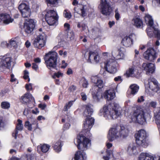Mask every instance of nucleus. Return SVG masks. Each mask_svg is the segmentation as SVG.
Segmentation results:
<instances>
[{
	"instance_id": "nucleus-46",
	"label": "nucleus",
	"mask_w": 160,
	"mask_h": 160,
	"mask_svg": "<svg viewBox=\"0 0 160 160\" xmlns=\"http://www.w3.org/2000/svg\"><path fill=\"white\" fill-rule=\"evenodd\" d=\"M32 124H31L28 121L25 122L24 126L29 131H31L32 129Z\"/></svg>"
},
{
	"instance_id": "nucleus-41",
	"label": "nucleus",
	"mask_w": 160,
	"mask_h": 160,
	"mask_svg": "<svg viewBox=\"0 0 160 160\" xmlns=\"http://www.w3.org/2000/svg\"><path fill=\"white\" fill-rule=\"evenodd\" d=\"M2 108L4 109H8L10 107L9 102H3L1 103Z\"/></svg>"
},
{
	"instance_id": "nucleus-35",
	"label": "nucleus",
	"mask_w": 160,
	"mask_h": 160,
	"mask_svg": "<svg viewBox=\"0 0 160 160\" xmlns=\"http://www.w3.org/2000/svg\"><path fill=\"white\" fill-rule=\"evenodd\" d=\"M157 103L155 101H151L148 102V107L150 108H152L154 109L153 111L154 114V118L155 121H156V118L155 117V112H160V108H156V106H157Z\"/></svg>"
},
{
	"instance_id": "nucleus-60",
	"label": "nucleus",
	"mask_w": 160,
	"mask_h": 160,
	"mask_svg": "<svg viewBox=\"0 0 160 160\" xmlns=\"http://www.w3.org/2000/svg\"><path fill=\"white\" fill-rule=\"evenodd\" d=\"M70 126V125L69 123H66L63 126V128L64 130H66L68 129Z\"/></svg>"
},
{
	"instance_id": "nucleus-23",
	"label": "nucleus",
	"mask_w": 160,
	"mask_h": 160,
	"mask_svg": "<svg viewBox=\"0 0 160 160\" xmlns=\"http://www.w3.org/2000/svg\"><path fill=\"white\" fill-rule=\"evenodd\" d=\"M51 146L47 144H40L38 145L36 149V151L39 154L42 155L43 153H46L49 150Z\"/></svg>"
},
{
	"instance_id": "nucleus-43",
	"label": "nucleus",
	"mask_w": 160,
	"mask_h": 160,
	"mask_svg": "<svg viewBox=\"0 0 160 160\" xmlns=\"http://www.w3.org/2000/svg\"><path fill=\"white\" fill-rule=\"evenodd\" d=\"M124 56V53L122 50H118V54L117 56V59H122Z\"/></svg>"
},
{
	"instance_id": "nucleus-45",
	"label": "nucleus",
	"mask_w": 160,
	"mask_h": 160,
	"mask_svg": "<svg viewBox=\"0 0 160 160\" xmlns=\"http://www.w3.org/2000/svg\"><path fill=\"white\" fill-rule=\"evenodd\" d=\"M77 27L79 28H82L83 30H84L87 28L86 24L82 22H78L77 23Z\"/></svg>"
},
{
	"instance_id": "nucleus-24",
	"label": "nucleus",
	"mask_w": 160,
	"mask_h": 160,
	"mask_svg": "<svg viewBox=\"0 0 160 160\" xmlns=\"http://www.w3.org/2000/svg\"><path fill=\"white\" fill-rule=\"evenodd\" d=\"M134 36V35L131 34L125 37L122 39V43L126 47H131L133 44V38Z\"/></svg>"
},
{
	"instance_id": "nucleus-5",
	"label": "nucleus",
	"mask_w": 160,
	"mask_h": 160,
	"mask_svg": "<svg viewBox=\"0 0 160 160\" xmlns=\"http://www.w3.org/2000/svg\"><path fill=\"white\" fill-rule=\"evenodd\" d=\"M145 92L150 95H153L152 92H157L160 91V85L157 81L154 78L150 77L147 83H145Z\"/></svg>"
},
{
	"instance_id": "nucleus-56",
	"label": "nucleus",
	"mask_w": 160,
	"mask_h": 160,
	"mask_svg": "<svg viewBox=\"0 0 160 160\" xmlns=\"http://www.w3.org/2000/svg\"><path fill=\"white\" fill-rule=\"evenodd\" d=\"M26 88L28 91L31 90L32 89V86L31 83L26 84Z\"/></svg>"
},
{
	"instance_id": "nucleus-33",
	"label": "nucleus",
	"mask_w": 160,
	"mask_h": 160,
	"mask_svg": "<svg viewBox=\"0 0 160 160\" xmlns=\"http://www.w3.org/2000/svg\"><path fill=\"white\" fill-rule=\"evenodd\" d=\"M153 156L148 153L142 152L139 155L138 160H152Z\"/></svg>"
},
{
	"instance_id": "nucleus-7",
	"label": "nucleus",
	"mask_w": 160,
	"mask_h": 160,
	"mask_svg": "<svg viewBox=\"0 0 160 160\" xmlns=\"http://www.w3.org/2000/svg\"><path fill=\"white\" fill-rule=\"evenodd\" d=\"M135 136L136 143L138 145L144 148L148 145L149 142L145 130L143 129L140 130L136 133Z\"/></svg>"
},
{
	"instance_id": "nucleus-4",
	"label": "nucleus",
	"mask_w": 160,
	"mask_h": 160,
	"mask_svg": "<svg viewBox=\"0 0 160 160\" xmlns=\"http://www.w3.org/2000/svg\"><path fill=\"white\" fill-rule=\"evenodd\" d=\"M74 142L78 149L82 151L88 149L91 145L90 140L81 133L77 136Z\"/></svg>"
},
{
	"instance_id": "nucleus-16",
	"label": "nucleus",
	"mask_w": 160,
	"mask_h": 160,
	"mask_svg": "<svg viewBox=\"0 0 160 160\" xmlns=\"http://www.w3.org/2000/svg\"><path fill=\"white\" fill-rule=\"evenodd\" d=\"M143 56L146 59L151 62H153L157 57L156 51L152 48L148 49L144 53Z\"/></svg>"
},
{
	"instance_id": "nucleus-9",
	"label": "nucleus",
	"mask_w": 160,
	"mask_h": 160,
	"mask_svg": "<svg viewBox=\"0 0 160 160\" xmlns=\"http://www.w3.org/2000/svg\"><path fill=\"white\" fill-rule=\"evenodd\" d=\"M73 5H77L74 9V12L78 13L82 17H84L86 16L87 12L89 9L88 5L78 4L77 0H74L72 2Z\"/></svg>"
},
{
	"instance_id": "nucleus-37",
	"label": "nucleus",
	"mask_w": 160,
	"mask_h": 160,
	"mask_svg": "<svg viewBox=\"0 0 160 160\" xmlns=\"http://www.w3.org/2000/svg\"><path fill=\"white\" fill-rule=\"evenodd\" d=\"M152 31L153 35L151 37H153L154 35L155 37L157 38L158 39L160 40V30L157 27L156 28L154 27L152 28Z\"/></svg>"
},
{
	"instance_id": "nucleus-40",
	"label": "nucleus",
	"mask_w": 160,
	"mask_h": 160,
	"mask_svg": "<svg viewBox=\"0 0 160 160\" xmlns=\"http://www.w3.org/2000/svg\"><path fill=\"white\" fill-rule=\"evenodd\" d=\"M74 37V32L72 31H68L67 32V38L68 41L73 40Z\"/></svg>"
},
{
	"instance_id": "nucleus-15",
	"label": "nucleus",
	"mask_w": 160,
	"mask_h": 160,
	"mask_svg": "<svg viewBox=\"0 0 160 160\" xmlns=\"http://www.w3.org/2000/svg\"><path fill=\"white\" fill-rule=\"evenodd\" d=\"M91 82L96 84L92 88V93L93 92H95L99 91L98 88H101L103 86V81L98 76H92L91 78Z\"/></svg>"
},
{
	"instance_id": "nucleus-8",
	"label": "nucleus",
	"mask_w": 160,
	"mask_h": 160,
	"mask_svg": "<svg viewBox=\"0 0 160 160\" xmlns=\"http://www.w3.org/2000/svg\"><path fill=\"white\" fill-rule=\"evenodd\" d=\"M104 68L105 70L111 74L115 73L118 69V65L114 59H110L104 62Z\"/></svg>"
},
{
	"instance_id": "nucleus-26",
	"label": "nucleus",
	"mask_w": 160,
	"mask_h": 160,
	"mask_svg": "<svg viewBox=\"0 0 160 160\" xmlns=\"http://www.w3.org/2000/svg\"><path fill=\"white\" fill-rule=\"evenodd\" d=\"M13 20V19L11 18L10 15L6 13L0 14V21H2L5 24H8L12 22Z\"/></svg>"
},
{
	"instance_id": "nucleus-17",
	"label": "nucleus",
	"mask_w": 160,
	"mask_h": 160,
	"mask_svg": "<svg viewBox=\"0 0 160 160\" xmlns=\"http://www.w3.org/2000/svg\"><path fill=\"white\" fill-rule=\"evenodd\" d=\"M21 43L20 39L18 37L12 39L8 43L7 42H2L1 43V46L3 47H6L8 48L13 47L15 48H17Z\"/></svg>"
},
{
	"instance_id": "nucleus-44",
	"label": "nucleus",
	"mask_w": 160,
	"mask_h": 160,
	"mask_svg": "<svg viewBox=\"0 0 160 160\" xmlns=\"http://www.w3.org/2000/svg\"><path fill=\"white\" fill-rule=\"evenodd\" d=\"M63 14L64 17L68 19L70 18L72 16L71 13L66 10H65L64 11Z\"/></svg>"
},
{
	"instance_id": "nucleus-38",
	"label": "nucleus",
	"mask_w": 160,
	"mask_h": 160,
	"mask_svg": "<svg viewBox=\"0 0 160 160\" xmlns=\"http://www.w3.org/2000/svg\"><path fill=\"white\" fill-rule=\"evenodd\" d=\"M136 149V146L133 144H132L128 146L127 150L128 152L131 155L134 153L135 152Z\"/></svg>"
},
{
	"instance_id": "nucleus-42",
	"label": "nucleus",
	"mask_w": 160,
	"mask_h": 160,
	"mask_svg": "<svg viewBox=\"0 0 160 160\" xmlns=\"http://www.w3.org/2000/svg\"><path fill=\"white\" fill-rule=\"evenodd\" d=\"M27 160H37L34 154H27L26 155Z\"/></svg>"
},
{
	"instance_id": "nucleus-3",
	"label": "nucleus",
	"mask_w": 160,
	"mask_h": 160,
	"mask_svg": "<svg viewBox=\"0 0 160 160\" xmlns=\"http://www.w3.org/2000/svg\"><path fill=\"white\" fill-rule=\"evenodd\" d=\"M117 87V85L114 83L111 85L110 88L106 91L102 95L99 91L93 92L92 94L94 100L98 101L102 98H104L107 100H111L115 97V90Z\"/></svg>"
},
{
	"instance_id": "nucleus-50",
	"label": "nucleus",
	"mask_w": 160,
	"mask_h": 160,
	"mask_svg": "<svg viewBox=\"0 0 160 160\" xmlns=\"http://www.w3.org/2000/svg\"><path fill=\"white\" fill-rule=\"evenodd\" d=\"M112 54L113 58H114V59H117V56H118V50H113L112 52Z\"/></svg>"
},
{
	"instance_id": "nucleus-39",
	"label": "nucleus",
	"mask_w": 160,
	"mask_h": 160,
	"mask_svg": "<svg viewBox=\"0 0 160 160\" xmlns=\"http://www.w3.org/2000/svg\"><path fill=\"white\" fill-rule=\"evenodd\" d=\"M23 128V124L22 123V121L19 119H18L15 130L18 131H21L22 130Z\"/></svg>"
},
{
	"instance_id": "nucleus-29",
	"label": "nucleus",
	"mask_w": 160,
	"mask_h": 160,
	"mask_svg": "<svg viewBox=\"0 0 160 160\" xmlns=\"http://www.w3.org/2000/svg\"><path fill=\"white\" fill-rule=\"evenodd\" d=\"M112 154L111 152L107 149L102 150L100 152V155L103 160H109Z\"/></svg>"
},
{
	"instance_id": "nucleus-27",
	"label": "nucleus",
	"mask_w": 160,
	"mask_h": 160,
	"mask_svg": "<svg viewBox=\"0 0 160 160\" xmlns=\"http://www.w3.org/2000/svg\"><path fill=\"white\" fill-rule=\"evenodd\" d=\"M21 101L26 103L29 102L30 103H33L34 102V99L31 94L27 93L22 97Z\"/></svg>"
},
{
	"instance_id": "nucleus-47",
	"label": "nucleus",
	"mask_w": 160,
	"mask_h": 160,
	"mask_svg": "<svg viewBox=\"0 0 160 160\" xmlns=\"http://www.w3.org/2000/svg\"><path fill=\"white\" fill-rule=\"evenodd\" d=\"M82 86L83 88H87L88 85V80L85 78H82Z\"/></svg>"
},
{
	"instance_id": "nucleus-36",
	"label": "nucleus",
	"mask_w": 160,
	"mask_h": 160,
	"mask_svg": "<svg viewBox=\"0 0 160 160\" xmlns=\"http://www.w3.org/2000/svg\"><path fill=\"white\" fill-rule=\"evenodd\" d=\"M129 88L130 89L131 94L134 95L138 92L139 87L137 84H133L130 86Z\"/></svg>"
},
{
	"instance_id": "nucleus-52",
	"label": "nucleus",
	"mask_w": 160,
	"mask_h": 160,
	"mask_svg": "<svg viewBox=\"0 0 160 160\" xmlns=\"http://www.w3.org/2000/svg\"><path fill=\"white\" fill-rule=\"evenodd\" d=\"M5 125V123L3 121L2 118L0 117V129L4 128Z\"/></svg>"
},
{
	"instance_id": "nucleus-54",
	"label": "nucleus",
	"mask_w": 160,
	"mask_h": 160,
	"mask_svg": "<svg viewBox=\"0 0 160 160\" xmlns=\"http://www.w3.org/2000/svg\"><path fill=\"white\" fill-rule=\"evenodd\" d=\"M94 61L96 63L98 62L100 60L99 56L97 52L96 54L95 55V57L93 59Z\"/></svg>"
},
{
	"instance_id": "nucleus-31",
	"label": "nucleus",
	"mask_w": 160,
	"mask_h": 160,
	"mask_svg": "<svg viewBox=\"0 0 160 160\" xmlns=\"http://www.w3.org/2000/svg\"><path fill=\"white\" fill-rule=\"evenodd\" d=\"M128 129L123 126L121 127L120 129L118 130L119 138L121 137L124 138L127 137L128 135Z\"/></svg>"
},
{
	"instance_id": "nucleus-28",
	"label": "nucleus",
	"mask_w": 160,
	"mask_h": 160,
	"mask_svg": "<svg viewBox=\"0 0 160 160\" xmlns=\"http://www.w3.org/2000/svg\"><path fill=\"white\" fill-rule=\"evenodd\" d=\"M85 109L83 113V115L87 118L91 117V115L93 112L92 106L90 104H88L85 106Z\"/></svg>"
},
{
	"instance_id": "nucleus-13",
	"label": "nucleus",
	"mask_w": 160,
	"mask_h": 160,
	"mask_svg": "<svg viewBox=\"0 0 160 160\" xmlns=\"http://www.w3.org/2000/svg\"><path fill=\"white\" fill-rule=\"evenodd\" d=\"M145 22L146 24L149 27H148L146 31L149 37L151 38L153 35L152 30L154 23L153 19L152 17L149 14H146L144 16Z\"/></svg>"
},
{
	"instance_id": "nucleus-6",
	"label": "nucleus",
	"mask_w": 160,
	"mask_h": 160,
	"mask_svg": "<svg viewBox=\"0 0 160 160\" xmlns=\"http://www.w3.org/2000/svg\"><path fill=\"white\" fill-rule=\"evenodd\" d=\"M58 57V53L55 52H50L45 55V61L49 69H54L56 68Z\"/></svg>"
},
{
	"instance_id": "nucleus-12",
	"label": "nucleus",
	"mask_w": 160,
	"mask_h": 160,
	"mask_svg": "<svg viewBox=\"0 0 160 160\" xmlns=\"http://www.w3.org/2000/svg\"><path fill=\"white\" fill-rule=\"evenodd\" d=\"M94 119L91 117L87 118L83 123V129L85 136H91L89 131L94 123Z\"/></svg>"
},
{
	"instance_id": "nucleus-48",
	"label": "nucleus",
	"mask_w": 160,
	"mask_h": 160,
	"mask_svg": "<svg viewBox=\"0 0 160 160\" xmlns=\"http://www.w3.org/2000/svg\"><path fill=\"white\" fill-rule=\"evenodd\" d=\"M73 104V101H70L68 103H67L64 108V110L66 111L68 110L71 107Z\"/></svg>"
},
{
	"instance_id": "nucleus-11",
	"label": "nucleus",
	"mask_w": 160,
	"mask_h": 160,
	"mask_svg": "<svg viewBox=\"0 0 160 160\" xmlns=\"http://www.w3.org/2000/svg\"><path fill=\"white\" fill-rule=\"evenodd\" d=\"M12 60L11 57L8 55L0 56V72L10 68Z\"/></svg>"
},
{
	"instance_id": "nucleus-18",
	"label": "nucleus",
	"mask_w": 160,
	"mask_h": 160,
	"mask_svg": "<svg viewBox=\"0 0 160 160\" xmlns=\"http://www.w3.org/2000/svg\"><path fill=\"white\" fill-rule=\"evenodd\" d=\"M107 138L110 142H113L120 138L118 129L117 128H112L110 129L107 135Z\"/></svg>"
},
{
	"instance_id": "nucleus-21",
	"label": "nucleus",
	"mask_w": 160,
	"mask_h": 160,
	"mask_svg": "<svg viewBox=\"0 0 160 160\" xmlns=\"http://www.w3.org/2000/svg\"><path fill=\"white\" fill-rule=\"evenodd\" d=\"M22 16L24 18H28L30 16V9L28 5L25 3H22L18 7Z\"/></svg>"
},
{
	"instance_id": "nucleus-34",
	"label": "nucleus",
	"mask_w": 160,
	"mask_h": 160,
	"mask_svg": "<svg viewBox=\"0 0 160 160\" xmlns=\"http://www.w3.org/2000/svg\"><path fill=\"white\" fill-rule=\"evenodd\" d=\"M97 52L93 51L86 52L85 54V57L88 62H91L92 60H93Z\"/></svg>"
},
{
	"instance_id": "nucleus-61",
	"label": "nucleus",
	"mask_w": 160,
	"mask_h": 160,
	"mask_svg": "<svg viewBox=\"0 0 160 160\" xmlns=\"http://www.w3.org/2000/svg\"><path fill=\"white\" fill-rule=\"evenodd\" d=\"M81 95L82 97V99L83 100L85 101L87 99V95L85 93L83 92H82L81 93Z\"/></svg>"
},
{
	"instance_id": "nucleus-57",
	"label": "nucleus",
	"mask_w": 160,
	"mask_h": 160,
	"mask_svg": "<svg viewBox=\"0 0 160 160\" xmlns=\"http://www.w3.org/2000/svg\"><path fill=\"white\" fill-rule=\"evenodd\" d=\"M145 101L144 98L143 96H141L138 98L137 102H141Z\"/></svg>"
},
{
	"instance_id": "nucleus-63",
	"label": "nucleus",
	"mask_w": 160,
	"mask_h": 160,
	"mask_svg": "<svg viewBox=\"0 0 160 160\" xmlns=\"http://www.w3.org/2000/svg\"><path fill=\"white\" fill-rule=\"evenodd\" d=\"M62 65L61 66V68H65L68 65V64L65 62L64 60L62 61Z\"/></svg>"
},
{
	"instance_id": "nucleus-1",
	"label": "nucleus",
	"mask_w": 160,
	"mask_h": 160,
	"mask_svg": "<svg viewBox=\"0 0 160 160\" xmlns=\"http://www.w3.org/2000/svg\"><path fill=\"white\" fill-rule=\"evenodd\" d=\"M149 110L145 107L138 108L130 113L128 119L130 123L143 125L149 116Z\"/></svg>"
},
{
	"instance_id": "nucleus-19",
	"label": "nucleus",
	"mask_w": 160,
	"mask_h": 160,
	"mask_svg": "<svg viewBox=\"0 0 160 160\" xmlns=\"http://www.w3.org/2000/svg\"><path fill=\"white\" fill-rule=\"evenodd\" d=\"M46 43V38L43 34L38 35L35 39L33 42L34 47L38 49H41L43 47Z\"/></svg>"
},
{
	"instance_id": "nucleus-55",
	"label": "nucleus",
	"mask_w": 160,
	"mask_h": 160,
	"mask_svg": "<svg viewBox=\"0 0 160 160\" xmlns=\"http://www.w3.org/2000/svg\"><path fill=\"white\" fill-rule=\"evenodd\" d=\"M62 76V73L60 72H58L57 73H55L53 77L54 78H55L56 77L59 78L60 77Z\"/></svg>"
},
{
	"instance_id": "nucleus-53",
	"label": "nucleus",
	"mask_w": 160,
	"mask_h": 160,
	"mask_svg": "<svg viewBox=\"0 0 160 160\" xmlns=\"http://www.w3.org/2000/svg\"><path fill=\"white\" fill-rule=\"evenodd\" d=\"M115 17L117 20H119L120 17V14L118 9H116L115 10Z\"/></svg>"
},
{
	"instance_id": "nucleus-32",
	"label": "nucleus",
	"mask_w": 160,
	"mask_h": 160,
	"mask_svg": "<svg viewBox=\"0 0 160 160\" xmlns=\"http://www.w3.org/2000/svg\"><path fill=\"white\" fill-rule=\"evenodd\" d=\"M132 24L137 28H141L143 25V22L142 20L138 17H134L132 20Z\"/></svg>"
},
{
	"instance_id": "nucleus-49",
	"label": "nucleus",
	"mask_w": 160,
	"mask_h": 160,
	"mask_svg": "<svg viewBox=\"0 0 160 160\" xmlns=\"http://www.w3.org/2000/svg\"><path fill=\"white\" fill-rule=\"evenodd\" d=\"M28 75H29V72L26 70H25L24 71V76H23V78L25 79H28V82H29L30 81V79L29 78V77Z\"/></svg>"
},
{
	"instance_id": "nucleus-25",
	"label": "nucleus",
	"mask_w": 160,
	"mask_h": 160,
	"mask_svg": "<svg viewBox=\"0 0 160 160\" xmlns=\"http://www.w3.org/2000/svg\"><path fill=\"white\" fill-rule=\"evenodd\" d=\"M139 73L137 68L135 66H133L129 68L127 71L126 75L128 77H136L139 75Z\"/></svg>"
},
{
	"instance_id": "nucleus-14",
	"label": "nucleus",
	"mask_w": 160,
	"mask_h": 160,
	"mask_svg": "<svg viewBox=\"0 0 160 160\" xmlns=\"http://www.w3.org/2000/svg\"><path fill=\"white\" fill-rule=\"evenodd\" d=\"M99 7L102 14L106 16L110 14L111 8L106 0H101Z\"/></svg>"
},
{
	"instance_id": "nucleus-59",
	"label": "nucleus",
	"mask_w": 160,
	"mask_h": 160,
	"mask_svg": "<svg viewBox=\"0 0 160 160\" xmlns=\"http://www.w3.org/2000/svg\"><path fill=\"white\" fill-rule=\"evenodd\" d=\"M32 68L36 71L38 69V65L35 62L32 63Z\"/></svg>"
},
{
	"instance_id": "nucleus-10",
	"label": "nucleus",
	"mask_w": 160,
	"mask_h": 160,
	"mask_svg": "<svg viewBox=\"0 0 160 160\" xmlns=\"http://www.w3.org/2000/svg\"><path fill=\"white\" fill-rule=\"evenodd\" d=\"M45 18L47 22L50 26H56L57 24L58 15L55 11H48L45 15Z\"/></svg>"
},
{
	"instance_id": "nucleus-22",
	"label": "nucleus",
	"mask_w": 160,
	"mask_h": 160,
	"mask_svg": "<svg viewBox=\"0 0 160 160\" xmlns=\"http://www.w3.org/2000/svg\"><path fill=\"white\" fill-rule=\"evenodd\" d=\"M142 68V69L146 71L147 74L153 73L155 70V64L151 63H143Z\"/></svg>"
},
{
	"instance_id": "nucleus-58",
	"label": "nucleus",
	"mask_w": 160,
	"mask_h": 160,
	"mask_svg": "<svg viewBox=\"0 0 160 160\" xmlns=\"http://www.w3.org/2000/svg\"><path fill=\"white\" fill-rule=\"evenodd\" d=\"M114 80L115 82H122V77L121 76H118L114 78Z\"/></svg>"
},
{
	"instance_id": "nucleus-62",
	"label": "nucleus",
	"mask_w": 160,
	"mask_h": 160,
	"mask_svg": "<svg viewBox=\"0 0 160 160\" xmlns=\"http://www.w3.org/2000/svg\"><path fill=\"white\" fill-rule=\"evenodd\" d=\"M18 133V131L15 130L12 133V137H13L15 139H16L17 138Z\"/></svg>"
},
{
	"instance_id": "nucleus-20",
	"label": "nucleus",
	"mask_w": 160,
	"mask_h": 160,
	"mask_svg": "<svg viewBox=\"0 0 160 160\" xmlns=\"http://www.w3.org/2000/svg\"><path fill=\"white\" fill-rule=\"evenodd\" d=\"M35 27V24L33 19L27 21L24 23L23 28L25 32L28 34L32 33Z\"/></svg>"
},
{
	"instance_id": "nucleus-51",
	"label": "nucleus",
	"mask_w": 160,
	"mask_h": 160,
	"mask_svg": "<svg viewBox=\"0 0 160 160\" xmlns=\"http://www.w3.org/2000/svg\"><path fill=\"white\" fill-rule=\"evenodd\" d=\"M58 0H46L48 3L52 5H55L58 3Z\"/></svg>"
},
{
	"instance_id": "nucleus-30",
	"label": "nucleus",
	"mask_w": 160,
	"mask_h": 160,
	"mask_svg": "<svg viewBox=\"0 0 160 160\" xmlns=\"http://www.w3.org/2000/svg\"><path fill=\"white\" fill-rule=\"evenodd\" d=\"M63 145V142L58 140L53 144L52 146L54 150L57 153H59L62 150V147Z\"/></svg>"
},
{
	"instance_id": "nucleus-2",
	"label": "nucleus",
	"mask_w": 160,
	"mask_h": 160,
	"mask_svg": "<svg viewBox=\"0 0 160 160\" xmlns=\"http://www.w3.org/2000/svg\"><path fill=\"white\" fill-rule=\"evenodd\" d=\"M120 108L117 104L113 105L109 104L104 106L103 108L100 110V115H103L106 119H115L120 116L121 113Z\"/></svg>"
},
{
	"instance_id": "nucleus-64",
	"label": "nucleus",
	"mask_w": 160,
	"mask_h": 160,
	"mask_svg": "<svg viewBox=\"0 0 160 160\" xmlns=\"http://www.w3.org/2000/svg\"><path fill=\"white\" fill-rule=\"evenodd\" d=\"M17 152V150L14 149H11L10 150V153L14 155Z\"/></svg>"
}]
</instances>
